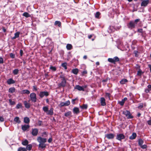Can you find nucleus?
I'll return each instance as SVG.
<instances>
[{
	"label": "nucleus",
	"mask_w": 151,
	"mask_h": 151,
	"mask_svg": "<svg viewBox=\"0 0 151 151\" xmlns=\"http://www.w3.org/2000/svg\"><path fill=\"white\" fill-rule=\"evenodd\" d=\"M37 140L39 142V147L42 149L45 147L46 145L45 144V143L47 142V139L46 138H43L41 137H39L37 138Z\"/></svg>",
	"instance_id": "obj_1"
},
{
	"label": "nucleus",
	"mask_w": 151,
	"mask_h": 151,
	"mask_svg": "<svg viewBox=\"0 0 151 151\" xmlns=\"http://www.w3.org/2000/svg\"><path fill=\"white\" fill-rule=\"evenodd\" d=\"M60 78L61 79V82L58 84V86L59 87H65L66 86V78L63 75H61Z\"/></svg>",
	"instance_id": "obj_2"
},
{
	"label": "nucleus",
	"mask_w": 151,
	"mask_h": 151,
	"mask_svg": "<svg viewBox=\"0 0 151 151\" xmlns=\"http://www.w3.org/2000/svg\"><path fill=\"white\" fill-rule=\"evenodd\" d=\"M139 21V19H135L134 21H131L128 24V28L130 29L134 28L135 25L137 24V22Z\"/></svg>",
	"instance_id": "obj_3"
},
{
	"label": "nucleus",
	"mask_w": 151,
	"mask_h": 151,
	"mask_svg": "<svg viewBox=\"0 0 151 151\" xmlns=\"http://www.w3.org/2000/svg\"><path fill=\"white\" fill-rule=\"evenodd\" d=\"M123 114L125 115L127 119H132L133 118V116L132 115L130 112L127 110H125L123 111Z\"/></svg>",
	"instance_id": "obj_4"
},
{
	"label": "nucleus",
	"mask_w": 151,
	"mask_h": 151,
	"mask_svg": "<svg viewBox=\"0 0 151 151\" xmlns=\"http://www.w3.org/2000/svg\"><path fill=\"white\" fill-rule=\"evenodd\" d=\"M30 100L33 102L35 103L37 101L36 95L34 93H31L29 96Z\"/></svg>",
	"instance_id": "obj_5"
},
{
	"label": "nucleus",
	"mask_w": 151,
	"mask_h": 151,
	"mask_svg": "<svg viewBox=\"0 0 151 151\" xmlns=\"http://www.w3.org/2000/svg\"><path fill=\"white\" fill-rule=\"evenodd\" d=\"M87 87V85H85L81 86L79 85H76L75 86V88L79 91H84V88H86Z\"/></svg>",
	"instance_id": "obj_6"
},
{
	"label": "nucleus",
	"mask_w": 151,
	"mask_h": 151,
	"mask_svg": "<svg viewBox=\"0 0 151 151\" xmlns=\"http://www.w3.org/2000/svg\"><path fill=\"white\" fill-rule=\"evenodd\" d=\"M70 104V101L68 100L65 102H61L59 105V106L60 107H62L64 106H68Z\"/></svg>",
	"instance_id": "obj_7"
},
{
	"label": "nucleus",
	"mask_w": 151,
	"mask_h": 151,
	"mask_svg": "<svg viewBox=\"0 0 151 151\" xmlns=\"http://www.w3.org/2000/svg\"><path fill=\"white\" fill-rule=\"evenodd\" d=\"M149 0H143L141 3V6H146L149 3Z\"/></svg>",
	"instance_id": "obj_8"
},
{
	"label": "nucleus",
	"mask_w": 151,
	"mask_h": 151,
	"mask_svg": "<svg viewBox=\"0 0 151 151\" xmlns=\"http://www.w3.org/2000/svg\"><path fill=\"white\" fill-rule=\"evenodd\" d=\"M49 95L48 92L47 91H41L40 92L39 94L40 96L42 98L44 97V96H47Z\"/></svg>",
	"instance_id": "obj_9"
},
{
	"label": "nucleus",
	"mask_w": 151,
	"mask_h": 151,
	"mask_svg": "<svg viewBox=\"0 0 151 151\" xmlns=\"http://www.w3.org/2000/svg\"><path fill=\"white\" fill-rule=\"evenodd\" d=\"M21 126L22 130L24 131H26L29 127V126L28 125H22Z\"/></svg>",
	"instance_id": "obj_10"
},
{
	"label": "nucleus",
	"mask_w": 151,
	"mask_h": 151,
	"mask_svg": "<svg viewBox=\"0 0 151 151\" xmlns=\"http://www.w3.org/2000/svg\"><path fill=\"white\" fill-rule=\"evenodd\" d=\"M30 100L28 101V102H27L26 101H24L23 102V103L26 108L29 109L30 108L31 105L30 104L29 102Z\"/></svg>",
	"instance_id": "obj_11"
},
{
	"label": "nucleus",
	"mask_w": 151,
	"mask_h": 151,
	"mask_svg": "<svg viewBox=\"0 0 151 151\" xmlns=\"http://www.w3.org/2000/svg\"><path fill=\"white\" fill-rule=\"evenodd\" d=\"M105 137L109 139H112L114 138V135L112 133H109L106 134Z\"/></svg>",
	"instance_id": "obj_12"
},
{
	"label": "nucleus",
	"mask_w": 151,
	"mask_h": 151,
	"mask_svg": "<svg viewBox=\"0 0 151 151\" xmlns=\"http://www.w3.org/2000/svg\"><path fill=\"white\" fill-rule=\"evenodd\" d=\"M124 138V136L122 134H119L117 135L116 139L119 140L123 139Z\"/></svg>",
	"instance_id": "obj_13"
},
{
	"label": "nucleus",
	"mask_w": 151,
	"mask_h": 151,
	"mask_svg": "<svg viewBox=\"0 0 151 151\" xmlns=\"http://www.w3.org/2000/svg\"><path fill=\"white\" fill-rule=\"evenodd\" d=\"M73 112L74 114H78L80 112L79 109L77 107H74L73 109Z\"/></svg>",
	"instance_id": "obj_14"
},
{
	"label": "nucleus",
	"mask_w": 151,
	"mask_h": 151,
	"mask_svg": "<svg viewBox=\"0 0 151 151\" xmlns=\"http://www.w3.org/2000/svg\"><path fill=\"white\" fill-rule=\"evenodd\" d=\"M101 104V106H104L106 105V103L105 102V99L103 97L101 98L100 99Z\"/></svg>",
	"instance_id": "obj_15"
},
{
	"label": "nucleus",
	"mask_w": 151,
	"mask_h": 151,
	"mask_svg": "<svg viewBox=\"0 0 151 151\" xmlns=\"http://www.w3.org/2000/svg\"><path fill=\"white\" fill-rule=\"evenodd\" d=\"M53 109L52 108H51L49 110H48L47 111L46 113V114L47 115H52L53 114Z\"/></svg>",
	"instance_id": "obj_16"
},
{
	"label": "nucleus",
	"mask_w": 151,
	"mask_h": 151,
	"mask_svg": "<svg viewBox=\"0 0 151 151\" xmlns=\"http://www.w3.org/2000/svg\"><path fill=\"white\" fill-rule=\"evenodd\" d=\"M7 83L9 85L12 84L14 83H15L14 81L13 80L12 78H10L8 79L7 81Z\"/></svg>",
	"instance_id": "obj_17"
},
{
	"label": "nucleus",
	"mask_w": 151,
	"mask_h": 151,
	"mask_svg": "<svg viewBox=\"0 0 151 151\" xmlns=\"http://www.w3.org/2000/svg\"><path fill=\"white\" fill-rule=\"evenodd\" d=\"M20 32H19L15 33L14 34V36L11 38L12 39L14 40L18 37H19Z\"/></svg>",
	"instance_id": "obj_18"
},
{
	"label": "nucleus",
	"mask_w": 151,
	"mask_h": 151,
	"mask_svg": "<svg viewBox=\"0 0 151 151\" xmlns=\"http://www.w3.org/2000/svg\"><path fill=\"white\" fill-rule=\"evenodd\" d=\"M72 113L70 111H68L65 113L64 115L66 117H71L72 116Z\"/></svg>",
	"instance_id": "obj_19"
},
{
	"label": "nucleus",
	"mask_w": 151,
	"mask_h": 151,
	"mask_svg": "<svg viewBox=\"0 0 151 151\" xmlns=\"http://www.w3.org/2000/svg\"><path fill=\"white\" fill-rule=\"evenodd\" d=\"M143 106L145 107L146 106V104L145 103L144 104L142 103H140L138 107V108L139 109H141L143 107Z\"/></svg>",
	"instance_id": "obj_20"
},
{
	"label": "nucleus",
	"mask_w": 151,
	"mask_h": 151,
	"mask_svg": "<svg viewBox=\"0 0 151 151\" xmlns=\"http://www.w3.org/2000/svg\"><path fill=\"white\" fill-rule=\"evenodd\" d=\"M29 143L27 139L23 140L22 141V144L24 146H26Z\"/></svg>",
	"instance_id": "obj_21"
},
{
	"label": "nucleus",
	"mask_w": 151,
	"mask_h": 151,
	"mask_svg": "<svg viewBox=\"0 0 151 151\" xmlns=\"http://www.w3.org/2000/svg\"><path fill=\"white\" fill-rule=\"evenodd\" d=\"M21 93L24 94H29L30 91L28 90H23L21 91Z\"/></svg>",
	"instance_id": "obj_22"
},
{
	"label": "nucleus",
	"mask_w": 151,
	"mask_h": 151,
	"mask_svg": "<svg viewBox=\"0 0 151 151\" xmlns=\"http://www.w3.org/2000/svg\"><path fill=\"white\" fill-rule=\"evenodd\" d=\"M72 72L75 75H77L78 72V69L77 68L73 69L72 70Z\"/></svg>",
	"instance_id": "obj_23"
},
{
	"label": "nucleus",
	"mask_w": 151,
	"mask_h": 151,
	"mask_svg": "<svg viewBox=\"0 0 151 151\" xmlns=\"http://www.w3.org/2000/svg\"><path fill=\"white\" fill-rule=\"evenodd\" d=\"M14 121L18 124H19L21 122V121L18 117H15L14 119Z\"/></svg>",
	"instance_id": "obj_24"
},
{
	"label": "nucleus",
	"mask_w": 151,
	"mask_h": 151,
	"mask_svg": "<svg viewBox=\"0 0 151 151\" xmlns=\"http://www.w3.org/2000/svg\"><path fill=\"white\" fill-rule=\"evenodd\" d=\"M137 136L136 134L135 133H133L131 136L129 137V138L131 139H133L135 138Z\"/></svg>",
	"instance_id": "obj_25"
},
{
	"label": "nucleus",
	"mask_w": 151,
	"mask_h": 151,
	"mask_svg": "<svg viewBox=\"0 0 151 151\" xmlns=\"http://www.w3.org/2000/svg\"><path fill=\"white\" fill-rule=\"evenodd\" d=\"M128 81L127 79H123L120 81V83L121 84H125Z\"/></svg>",
	"instance_id": "obj_26"
},
{
	"label": "nucleus",
	"mask_w": 151,
	"mask_h": 151,
	"mask_svg": "<svg viewBox=\"0 0 151 151\" xmlns=\"http://www.w3.org/2000/svg\"><path fill=\"white\" fill-rule=\"evenodd\" d=\"M29 119L28 117H25L24 118V122L25 123L28 124L29 122Z\"/></svg>",
	"instance_id": "obj_27"
},
{
	"label": "nucleus",
	"mask_w": 151,
	"mask_h": 151,
	"mask_svg": "<svg viewBox=\"0 0 151 151\" xmlns=\"http://www.w3.org/2000/svg\"><path fill=\"white\" fill-rule=\"evenodd\" d=\"M55 25H58V27H60L61 26V23L59 21H56L54 24Z\"/></svg>",
	"instance_id": "obj_28"
},
{
	"label": "nucleus",
	"mask_w": 151,
	"mask_h": 151,
	"mask_svg": "<svg viewBox=\"0 0 151 151\" xmlns=\"http://www.w3.org/2000/svg\"><path fill=\"white\" fill-rule=\"evenodd\" d=\"M23 16L27 18L30 17H31V15L27 12H24L23 14Z\"/></svg>",
	"instance_id": "obj_29"
},
{
	"label": "nucleus",
	"mask_w": 151,
	"mask_h": 151,
	"mask_svg": "<svg viewBox=\"0 0 151 151\" xmlns=\"http://www.w3.org/2000/svg\"><path fill=\"white\" fill-rule=\"evenodd\" d=\"M66 48L68 50H70L72 48V46L71 44H67L66 45Z\"/></svg>",
	"instance_id": "obj_30"
},
{
	"label": "nucleus",
	"mask_w": 151,
	"mask_h": 151,
	"mask_svg": "<svg viewBox=\"0 0 151 151\" xmlns=\"http://www.w3.org/2000/svg\"><path fill=\"white\" fill-rule=\"evenodd\" d=\"M32 145L31 144H29L27 145L26 147V148L27 150H28L29 151H30L31 150L32 148Z\"/></svg>",
	"instance_id": "obj_31"
},
{
	"label": "nucleus",
	"mask_w": 151,
	"mask_h": 151,
	"mask_svg": "<svg viewBox=\"0 0 151 151\" xmlns=\"http://www.w3.org/2000/svg\"><path fill=\"white\" fill-rule=\"evenodd\" d=\"M144 142L141 139H139L138 140V144L140 146H142Z\"/></svg>",
	"instance_id": "obj_32"
},
{
	"label": "nucleus",
	"mask_w": 151,
	"mask_h": 151,
	"mask_svg": "<svg viewBox=\"0 0 151 151\" xmlns=\"http://www.w3.org/2000/svg\"><path fill=\"white\" fill-rule=\"evenodd\" d=\"M15 91V88L14 87L11 88L9 89V92L12 93L14 92Z\"/></svg>",
	"instance_id": "obj_33"
},
{
	"label": "nucleus",
	"mask_w": 151,
	"mask_h": 151,
	"mask_svg": "<svg viewBox=\"0 0 151 151\" xmlns=\"http://www.w3.org/2000/svg\"><path fill=\"white\" fill-rule=\"evenodd\" d=\"M18 151H27V150L25 148L20 147L18 148Z\"/></svg>",
	"instance_id": "obj_34"
},
{
	"label": "nucleus",
	"mask_w": 151,
	"mask_h": 151,
	"mask_svg": "<svg viewBox=\"0 0 151 151\" xmlns=\"http://www.w3.org/2000/svg\"><path fill=\"white\" fill-rule=\"evenodd\" d=\"M19 70L18 69H16L14 70L13 71V73L15 75H17L19 72Z\"/></svg>",
	"instance_id": "obj_35"
},
{
	"label": "nucleus",
	"mask_w": 151,
	"mask_h": 151,
	"mask_svg": "<svg viewBox=\"0 0 151 151\" xmlns=\"http://www.w3.org/2000/svg\"><path fill=\"white\" fill-rule=\"evenodd\" d=\"M100 13L99 12H97L95 14V17L96 18H99Z\"/></svg>",
	"instance_id": "obj_36"
},
{
	"label": "nucleus",
	"mask_w": 151,
	"mask_h": 151,
	"mask_svg": "<svg viewBox=\"0 0 151 151\" xmlns=\"http://www.w3.org/2000/svg\"><path fill=\"white\" fill-rule=\"evenodd\" d=\"M22 104L21 103H19L16 106V108L17 109H19V108H22Z\"/></svg>",
	"instance_id": "obj_37"
},
{
	"label": "nucleus",
	"mask_w": 151,
	"mask_h": 151,
	"mask_svg": "<svg viewBox=\"0 0 151 151\" xmlns=\"http://www.w3.org/2000/svg\"><path fill=\"white\" fill-rule=\"evenodd\" d=\"M42 109L46 113L48 109V107L47 106L43 107L42 108Z\"/></svg>",
	"instance_id": "obj_38"
},
{
	"label": "nucleus",
	"mask_w": 151,
	"mask_h": 151,
	"mask_svg": "<svg viewBox=\"0 0 151 151\" xmlns=\"http://www.w3.org/2000/svg\"><path fill=\"white\" fill-rule=\"evenodd\" d=\"M62 66L64 67L65 69H67V63H63L62 64Z\"/></svg>",
	"instance_id": "obj_39"
},
{
	"label": "nucleus",
	"mask_w": 151,
	"mask_h": 151,
	"mask_svg": "<svg viewBox=\"0 0 151 151\" xmlns=\"http://www.w3.org/2000/svg\"><path fill=\"white\" fill-rule=\"evenodd\" d=\"M78 100V99L77 98H76L75 99H73L72 100L71 102L74 105L75 104V101H76V100Z\"/></svg>",
	"instance_id": "obj_40"
},
{
	"label": "nucleus",
	"mask_w": 151,
	"mask_h": 151,
	"mask_svg": "<svg viewBox=\"0 0 151 151\" xmlns=\"http://www.w3.org/2000/svg\"><path fill=\"white\" fill-rule=\"evenodd\" d=\"M108 61L112 63H114V58H109L108 59Z\"/></svg>",
	"instance_id": "obj_41"
},
{
	"label": "nucleus",
	"mask_w": 151,
	"mask_h": 151,
	"mask_svg": "<svg viewBox=\"0 0 151 151\" xmlns=\"http://www.w3.org/2000/svg\"><path fill=\"white\" fill-rule=\"evenodd\" d=\"M114 63L115 62L119 61V58L117 57H114Z\"/></svg>",
	"instance_id": "obj_42"
},
{
	"label": "nucleus",
	"mask_w": 151,
	"mask_h": 151,
	"mask_svg": "<svg viewBox=\"0 0 151 151\" xmlns=\"http://www.w3.org/2000/svg\"><path fill=\"white\" fill-rule=\"evenodd\" d=\"M80 106L81 108L83 109H86L87 107V105L86 104H83V105Z\"/></svg>",
	"instance_id": "obj_43"
},
{
	"label": "nucleus",
	"mask_w": 151,
	"mask_h": 151,
	"mask_svg": "<svg viewBox=\"0 0 151 151\" xmlns=\"http://www.w3.org/2000/svg\"><path fill=\"white\" fill-rule=\"evenodd\" d=\"M142 74V71L141 70L139 69L137 71V75L139 76H140Z\"/></svg>",
	"instance_id": "obj_44"
},
{
	"label": "nucleus",
	"mask_w": 151,
	"mask_h": 151,
	"mask_svg": "<svg viewBox=\"0 0 151 151\" xmlns=\"http://www.w3.org/2000/svg\"><path fill=\"white\" fill-rule=\"evenodd\" d=\"M50 68V69L53 71H55L56 70V68L55 67H53L52 66H51Z\"/></svg>",
	"instance_id": "obj_45"
},
{
	"label": "nucleus",
	"mask_w": 151,
	"mask_h": 151,
	"mask_svg": "<svg viewBox=\"0 0 151 151\" xmlns=\"http://www.w3.org/2000/svg\"><path fill=\"white\" fill-rule=\"evenodd\" d=\"M9 102L10 104L11 105H14L15 104V102L14 101H12V100L10 99L9 100Z\"/></svg>",
	"instance_id": "obj_46"
},
{
	"label": "nucleus",
	"mask_w": 151,
	"mask_h": 151,
	"mask_svg": "<svg viewBox=\"0 0 151 151\" xmlns=\"http://www.w3.org/2000/svg\"><path fill=\"white\" fill-rule=\"evenodd\" d=\"M10 56L11 58H14L15 57V55L12 53H10Z\"/></svg>",
	"instance_id": "obj_47"
},
{
	"label": "nucleus",
	"mask_w": 151,
	"mask_h": 151,
	"mask_svg": "<svg viewBox=\"0 0 151 151\" xmlns=\"http://www.w3.org/2000/svg\"><path fill=\"white\" fill-rule=\"evenodd\" d=\"M42 122L41 121H38L37 123V124L39 126H41L42 125Z\"/></svg>",
	"instance_id": "obj_48"
},
{
	"label": "nucleus",
	"mask_w": 151,
	"mask_h": 151,
	"mask_svg": "<svg viewBox=\"0 0 151 151\" xmlns=\"http://www.w3.org/2000/svg\"><path fill=\"white\" fill-rule=\"evenodd\" d=\"M138 52L137 51L134 50V53L135 54V56L136 57H137L138 56V55L137 54Z\"/></svg>",
	"instance_id": "obj_49"
},
{
	"label": "nucleus",
	"mask_w": 151,
	"mask_h": 151,
	"mask_svg": "<svg viewBox=\"0 0 151 151\" xmlns=\"http://www.w3.org/2000/svg\"><path fill=\"white\" fill-rule=\"evenodd\" d=\"M140 147L141 148L143 149H145L146 148L147 146L146 145H142V146H141Z\"/></svg>",
	"instance_id": "obj_50"
},
{
	"label": "nucleus",
	"mask_w": 151,
	"mask_h": 151,
	"mask_svg": "<svg viewBox=\"0 0 151 151\" xmlns=\"http://www.w3.org/2000/svg\"><path fill=\"white\" fill-rule=\"evenodd\" d=\"M4 119L3 117L0 116V121L1 122H3L4 121Z\"/></svg>",
	"instance_id": "obj_51"
},
{
	"label": "nucleus",
	"mask_w": 151,
	"mask_h": 151,
	"mask_svg": "<svg viewBox=\"0 0 151 151\" xmlns=\"http://www.w3.org/2000/svg\"><path fill=\"white\" fill-rule=\"evenodd\" d=\"M124 101H123L122 100V101H121L119 102V103L120 105L122 106L124 105Z\"/></svg>",
	"instance_id": "obj_52"
},
{
	"label": "nucleus",
	"mask_w": 151,
	"mask_h": 151,
	"mask_svg": "<svg viewBox=\"0 0 151 151\" xmlns=\"http://www.w3.org/2000/svg\"><path fill=\"white\" fill-rule=\"evenodd\" d=\"M3 63V59L2 58L0 57V63Z\"/></svg>",
	"instance_id": "obj_53"
},
{
	"label": "nucleus",
	"mask_w": 151,
	"mask_h": 151,
	"mask_svg": "<svg viewBox=\"0 0 151 151\" xmlns=\"http://www.w3.org/2000/svg\"><path fill=\"white\" fill-rule=\"evenodd\" d=\"M82 75H83L84 74H86L87 73V71L86 70H84L82 73Z\"/></svg>",
	"instance_id": "obj_54"
},
{
	"label": "nucleus",
	"mask_w": 151,
	"mask_h": 151,
	"mask_svg": "<svg viewBox=\"0 0 151 151\" xmlns=\"http://www.w3.org/2000/svg\"><path fill=\"white\" fill-rule=\"evenodd\" d=\"M147 122L149 125H151V119L148 121Z\"/></svg>",
	"instance_id": "obj_55"
},
{
	"label": "nucleus",
	"mask_w": 151,
	"mask_h": 151,
	"mask_svg": "<svg viewBox=\"0 0 151 151\" xmlns=\"http://www.w3.org/2000/svg\"><path fill=\"white\" fill-rule=\"evenodd\" d=\"M148 89L150 90V91H151V85H149L147 86Z\"/></svg>",
	"instance_id": "obj_56"
},
{
	"label": "nucleus",
	"mask_w": 151,
	"mask_h": 151,
	"mask_svg": "<svg viewBox=\"0 0 151 151\" xmlns=\"http://www.w3.org/2000/svg\"><path fill=\"white\" fill-rule=\"evenodd\" d=\"M52 138H49V139H48V142L49 143H50L52 142Z\"/></svg>",
	"instance_id": "obj_57"
},
{
	"label": "nucleus",
	"mask_w": 151,
	"mask_h": 151,
	"mask_svg": "<svg viewBox=\"0 0 151 151\" xmlns=\"http://www.w3.org/2000/svg\"><path fill=\"white\" fill-rule=\"evenodd\" d=\"M23 51L22 50H20V54L21 56H22L23 55Z\"/></svg>",
	"instance_id": "obj_58"
},
{
	"label": "nucleus",
	"mask_w": 151,
	"mask_h": 151,
	"mask_svg": "<svg viewBox=\"0 0 151 151\" xmlns=\"http://www.w3.org/2000/svg\"><path fill=\"white\" fill-rule=\"evenodd\" d=\"M38 129H33L32 132H38Z\"/></svg>",
	"instance_id": "obj_59"
},
{
	"label": "nucleus",
	"mask_w": 151,
	"mask_h": 151,
	"mask_svg": "<svg viewBox=\"0 0 151 151\" xmlns=\"http://www.w3.org/2000/svg\"><path fill=\"white\" fill-rule=\"evenodd\" d=\"M32 135L34 136H36L37 135V133H31Z\"/></svg>",
	"instance_id": "obj_60"
},
{
	"label": "nucleus",
	"mask_w": 151,
	"mask_h": 151,
	"mask_svg": "<svg viewBox=\"0 0 151 151\" xmlns=\"http://www.w3.org/2000/svg\"><path fill=\"white\" fill-rule=\"evenodd\" d=\"M150 91L148 89H145V91L146 93H148L150 92Z\"/></svg>",
	"instance_id": "obj_61"
},
{
	"label": "nucleus",
	"mask_w": 151,
	"mask_h": 151,
	"mask_svg": "<svg viewBox=\"0 0 151 151\" xmlns=\"http://www.w3.org/2000/svg\"><path fill=\"white\" fill-rule=\"evenodd\" d=\"M33 90H35V91H36L37 90V88H36V87L35 86H33Z\"/></svg>",
	"instance_id": "obj_62"
},
{
	"label": "nucleus",
	"mask_w": 151,
	"mask_h": 151,
	"mask_svg": "<svg viewBox=\"0 0 151 151\" xmlns=\"http://www.w3.org/2000/svg\"><path fill=\"white\" fill-rule=\"evenodd\" d=\"M106 96H108L109 98V95H110V93H106Z\"/></svg>",
	"instance_id": "obj_63"
},
{
	"label": "nucleus",
	"mask_w": 151,
	"mask_h": 151,
	"mask_svg": "<svg viewBox=\"0 0 151 151\" xmlns=\"http://www.w3.org/2000/svg\"><path fill=\"white\" fill-rule=\"evenodd\" d=\"M148 66L150 69V72H151V65H150V64H149L148 65Z\"/></svg>",
	"instance_id": "obj_64"
}]
</instances>
